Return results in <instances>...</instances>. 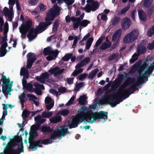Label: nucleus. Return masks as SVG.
Here are the masks:
<instances>
[{"instance_id": "obj_1", "label": "nucleus", "mask_w": 154, "mask_h": 154, "mask_svg": "<svg viewBox=\"0 0 154 154\" xmlns=\"http://www.w3.org/2000/svg\"><path fill=\"white\" fill-rule=\"evenodd\" d=\"M36 134V132H32L30 134V137H29V143L30 144L29 147L30 148L34 150H36L38 147L41 148L42 147V144L47 145L51 144L54 142V141H50V139L47 138L42 140L40 139L37 140H34L33 139V137H32V136Z\"/></svg>"}, {"instance_id": "obj_2", "label": "nucleus", "mask_w": 154, "mask_h": 154, "mask_svg": "<svg viewBox=\"0 0 154 154\" xmlns=\"http://www.w3.org/2000/svg\"><path fill=\"white\" fill-rule=\"evenodd\" d=\"M108 112H105L103 111H100L98 112H91L89 113L87 119L88 120V122L90 123H92L95 122L97 119H103V122L105 121V118H108Z\"/></svg>"}, {"instance_id": "obj_3", "label": "nucleus", "mask_w": 154, "mask_h": 154, "mask_svg": "<svg viewBox=\"0 0 154 154\" xmlns=\"http://www.w3.org/2000/svg\"><path fill=\"white\" fill-rule=\"evenodd\" d=\"M14 144V143H12L11 146H6L4 149V154H20V153L24 152V147L23 142H22L20 145L19 144L17 149L13 148L15 145Z\"/></svg>"}, {"instance_id": "obj_4", "label": "nucleus", "mask_w": 154, "mask_h": 154, "mask_svg": "<svg viewBox=\"0 0 154 154\" xmlns=\"http://www.w3.org/2000/svg\"><path fill=\"white\" fill-rule=\"evenodd\" d=\"M54 9H50L46 15V21H52L54 18L60 14V8L55 3L53 6Z\"/></svg>"}, {"instance_id": "obj_5", "label": "nucleus", "mask_w": 154, "mask_h": 154, "mask_svg": "<svg viewBox=\"0 0 154 154\" xmlns=\"http://www.w3.org/2000/svg\"><path fill=\"white\" fill-rule=\"evenodd\" d=\"M139 34L138 31L136 29L132 31L125 35L123 39V42L125 44L133 42L137 39Z\"/></svg>"}, {"instance_id": "obj_6", "label": "nucleus", "mask_w": 154, "mask_h": 154, "mask_svg": "<svg viewBox=\"0 0 154 154\" xmlns=\"http://www.w3.org/2000/svg\"><path fill=\"white\" fill-rule=\"evenodd\" d=\"M60 129L58 128L56 129L51 134L50 137L49 138L50 141L55 140L56 138L58 136H63L65 134L69 133L68 128L65 129L62 126H60Z\"/></svg>"}, {"instance_id": "obj_7", "label": "nucleus", "mask_w": 154, "mask_h": 154, "mask_svg": "<svg viewBox=\"0 0 154 154\" xmlns=\"http://www.w3.org/2000/svg\"><path fill=\"white\" fill-rule=\"evenodd\" d=\"M2 82L3 84L2 85V87L3 93L5 96H7L8 94L11 95V93L10 92L11 91L12 85L11 84H10V80L9 78L8 77Z\"/></svg>"}, {"instance_id": "obj_8", "label": "nucleus", "mask_w": 154, "mask_h": 154, "mask_svg": "<svg viewBox=\"0 0 154 154\" xmlns=\"http://www.w3.org/2000/svg\"><path fill=\"white\" fill-rule=\"evenodd\" d=\"M91 111H88V108L85 106H82L78 111V114L76 115L78 118H81L83 121L85 120V116L88 113L89 115Z\"/></svg>"}, {"instance_id": "obj_9", "label": "nucleus", "mask_w": 154, "mask_h": 154, "mask_svg": "<svg viewBox=\"0 0 154 154\" xmlns=\"http://www.w3.org/2000/svg\"><path fill=\"white\" fill-rule=\"evenodd\" d=\"M99 7V4L97 1L93 2L91 5L90 4H87L86 6L83 8L86 12L90 13L91 11H94L97 10Z\"/></svg>"}, {"instance_id": "obj_10", "label": "nucleus", "mask_w": 154, "mask_h": 154, "mask_svg": "<svg viewBox=\"0 0 154 154\" xmlns=\"http://www.w3.org/2000/svg\"><path fill=\"white\" fill-rule=\"evenodd\" d=\"M140 85L137 80V82L134 84L132 85L127 89L123 90V92L129 94V96L130 95L134 93V92L137 90V87H138Z\"/></svg>"}, {"instance_id": "obj_11", "label": "nucleus", "mask_w": 154, "mask_h": 154, "mask_svg": "<svg viewBox=\"0 0 154 154\" xmlns=\"http://www.w3.org/2000/svg\"><path fill=\"white\" fill-rule=\"evenodd\" d=\"M83 121V120L81 118H78L75 116L72 119L71 123L68 125V127L69 128L77 127L79 123H81Z\"/></svg>"}, {"instance_id": "obj_12", "label": "nucleus", "mask_w": 154, "mask_h": 154, "mask_svg": "<svg viewBox=\"0 0 154 154\" xmlns=\"http://www.w3.org/2000/svg\"><path fill=\"white\" fill-rule=\"evenodd\" d=\"M52 23L51 22H49V21L41 22L39 23V25L36 26V31L37 32H42L46 29L48 26Z\"/></svg>"}, {"instance_id": "obj_13", "label": "nucleus", "mask_w": 154, "mask_h": 154, "mask_svg": "<svg viewBox=\"0 0 154 154\" xmlns=\"http://www.w3.org/2000/svg\"><path fill=\"white\" fill-rule=\"evenodd\" d=\"M131 24L130 19L127 17H125L122 20L121 26L123 30H126L130 27Z\"/></svg>"}, {"instance_id": "obj_14", "label": "nucleus", "mask_w": 154, "mask_h": 154, "mask_svg": "<svg viewBox=\"0 0 154 154\" xmlns=\"http://www.w3.org/2000/svg\"><path fill=\"white\" fill-rule=\"evenodd\" d=\"M151 59L148 58L147 57L146 58V61L144 62L143 64L140 65L138 67L137 70L139 74V75H142L143 71L148 67L149 65V63L147 62L149 61H150Z\"/></svg>"}, {"instance_id": "obj_15", "label": "nucleus", "mask_w": 154, "mask_h": 154, "mask_svg": "<svg viewBox=\"0 0 154 154\" xmlns=\"http://www.w3.org/2000/svg\"><path fill=\"white\" fill-rule=\"evenodd\" d=\"M64 71V69H60L59 67L56 66L50 69L48 71V72L51 75L54 74V76L57 77L58 75H60Z\"/></svg>"}, {"instance_id": "obj_16", "label": "nucleus", "mask_w": 154, "mask_h": 154, "mask_svg": "<svg viewBox=\"0 0 154 154\" xmlns=\"http://www.w3.org/2000/svg\"><path fill=\"white\" fill-rule=\"evenodd\" d=\"M49 77V74L47 72L42 73L40 76H37L35 77L36 79L41 83L45 84L46 79H48Z\"/></svg>"}, {"instance_id": "obj_17", "label": "nucleus", "mask_w": 154, "mask_h": 154, "mask_svg": "<svg viewBox=\"0 0 154 154\" xmlns=\"http://www.w3.org/2000/svg\"><path fill=\"white\" fill-rule=\"evenodd\" d=\"M29 31L27 36L29 41H31L36 37L38 32H37L36 29L35 30L33 28L30 29Z\"/></svg>"}, {"instance_id": "obj_18", "label": "nucleus", "mask_w": 154, "mask_h": 154, "mask_svg": "<svg viewBox=\"0 0 154 154\" xmlns=\"http://www.w3.org/2000/svg\"><path fill=\"white\" fill-rule=\"evenodd\" d=\"M117 96V94L116 93L112 95L111 96L112 98L111 99V102L108 103L112 107H115L117 104H119L120 103V101H119V99L118 97L117 98L116 97Z\"/></svg>"}, {"instance_id": "obj_19", "label": "nucleus", "mask_w": 154, "mask_h": 154, "mask_svg": "<svg viewBox=\"0 0 154 154\" xmlns=\"http://www.w3.org/2000/svg\"><path fill=\"white\" fill-rule=\"evenodd\" d=\"M78 26L77 27V29L78 28L79 26L80 31H81V29L80 26L83 27H85L87 26L88 24L90 23V22L87 20H84L82 21L79 18H78Z\"/></svg>"}, {"instance_id": "obj_20", "label": "nucleus", "mask_w": 154, "mask_h": 154, "mask_svg": "<svg viewBox=\"0 0 154 154\" xmlns=\"http://www.w3.org/2000/svg\"><path fill=\"white\" fill-rule=\"evenodd\" d=\"M124 75L122 74L118 75V77L114 81L115 83L114 86L116 88H117L122 83V80L123 79Z\"/></svg>"}, {"instance_id": "obj_21", "label": "nucleus", "mask_w": 154, "mask_h": 154, "mask_svg": "<svg viewBox=\"0 0 154 154\" xmlns=\"http://www.w3.org/2000/svg\"><path fill=\"white\" fill-rule=\"evenodd\" d=\"M149 76L148 75H144L143 76V74L142 75H138L137 77V80L140 84V85L145 82V79L146 80V81H148V79Z\"/></svg>"}, {"instance_id": "obj_22", "label": "nucleus", "mask_w": 154, "mask_h": 154, "mask_svg": "<svg viewBox=\"0 0 154 154\" xmlns=\"http://www.w3.org/2000/svg\"><path fill=\"white\" fill-rule=\"evenodd\" d=\"M118 94L119 95L118 96V97L119 99L120 102H122L124 100L126 99L129 97V94L123 92V90L121 91V92L118 91Z\"/></svg>"}, {"instance_id": "obj_23", "label": "nucleus", "mask_w": 154, "mask_h": 154, "mask_svg": "<svg viewBox=\"0 0 154 154\" xmlns=\"http://www.w3.org/2000/svg\"><path fill=\"white\" fill-rule=\"evenodd\" d=\"M122 31L120 29L117 30L113 34L112 37V40L113 41H117L119 39L121 34Z\"/></svg>"}, {"instance_id": "obj_24", "label": "nucleus", "mask_w": 154, "mask_h": 154, "mask_svg": "<svg viewBox=\"0 0 154 154\" xmlns=\"http://www.w3.org/2000/svg\"><path fill=\"white\" fill-rule=\"evenodd\" d=\"M138 14L139 19L143 21H145L146 20V15L145 12L143 10H139L138 11Z\"/></svg>"}, {"instance_id": "obj_25", "label": "nucleus", "mask_w": 154, "mask_h": 154, "mask_svg": "<svg viewBox=\"0 0 154 154\" xmlns=\"http://www.w3.org/2000/svg\"><path fill=\"white\" fill-rule=\"evenodd\" d=\"M146 51V48L143 45H139L137 46V52L139 55L144 53Z\"/></svg>"}, {"instance_id": "obj_26", "label": "nucleus", "mask_w": 154, "mask_h": 154, "mask_svg": "<svg viewBox=\"0 0 154 154\" xmlns=\"http://www.w3.org/2000/svg\"><path fill=\"white\" fill-rule=\"evenodd\" d=\"M35 121L36 123L39 125L43 124L46 121V119H45L42 118V116L40 115H38L35 118Z\"/></svg>"}, {"instance_id": "obj_27", "label": "nucleus", "mask_w": 154, "mask_h": 154, "mask_svg": "<svg viewBox=\"0 0 154 154\" xmlns=\"http://www.w3.org/2000/svg\"><path fill=\"white\" fill-rule=\"evenodd\" d=\"M61 121V117L59 116H56L55 117H52L50 119L51 123H57Z\"/></svg>"}, {"instance_id": "obj_28", "label": "nucleus", "mask_w": 154, "mask_h": 154, "mask_svg": "<svg viewBox=\"0 0 154 154\" xmlns=\"http://www.w3.org/2000/svg\"><path fill=\"white\" fill-rule=\"evenodd\" d=\"M154 70V65H153L148 67L147 69L143 73V76L144 75H147L149 76Z\"/></svg>"}, {"instance_id": "obj_29", "label": "nucleus", "mask_w": 154, "mask_h": 154, "mask_svg": "<svg viewBox=\"0 0 154 154\" xmlns=\"http://www.w3.org/2000/svg\"><path fill=\"white\" fill-rule=\"evenodd\" d=\"M42 132L47 133L48 134L53 131V129L49 126H43L41 128Z\"/></svg>"}, {"instance_id": "obj_30", "label": "nucleus", "mask_w": 154, "mask_h": 154, "mask_svg": "<svg viewBox=\"0 0 154 154\" xmlns=\"http://www.w3.org/2000/svg\"><path fill=\"white\" fill-rule=\"evenodd\" d=\"M32 25V21L31 20H28L25 25L23 26L22 28L29 31Z\"/></svg>"}, {"instance_id": "obj_31", "label": "nucleus", "mask_w": 154, "mask_h": 154, "mask_svg": "<svg viewBox=\"0 0 154 154\" xmlns=\"http://www.w3.org/2000/svg\"><path fill=\"white\" fill-rule=\"evenodd\" d=\"M59 26V23H58V20H56L53 24V27L52 28V33H54L55 34L57 30L58 27Z\"/></svg>"}, {"instance_id": "obj_32", "label": "nucleus", "mask_w": 154, "mask_h": 154, "mask_svg": "<svg viewBox=\"0 0 154 154\" xmlns=\"http://www.w3.org/2000/svg\"><path fill=\"white\" fill-rule=\"evenodd\" d=\"M30 113V111L26 109L24 110L22 115L23 119L24 121H26Z\"/></svg>"}, {"instance_id": "obj_33", "label": "nucleus", "mask_w": 154, "mask_h": 154, "mask_svg": "<svg viewBox=\"0 0 154 154\" xmlns=\"http://www.w3.org/2000/svg\"><path fill=\"white\" fill-rule=\"evenodd\" d=\"M126 77L127 78V79L125 82H126L128 84H130V85L135 82L136 79L135 78H131L128 75H126Z\"/></svg>"}, {"instance_id": "obj_34", "label": "nucleus", "mask_w": 154, "mask_h": 154, "mask_svg": "<svg viewBox=\"0 0 154 154\" xmlns=\"http://www.w3.org/2000/svg\"><path fill=\"white\" fill-rule=\"evenodd\" d=\"M76 18L75 17L72 16L71 17L70 21L73 22V26L74 30H76L77 29V27L78 26V18Z\"/></svg>"}, {"instance_id": "obj_35", "label": "nucleus", "mask_w": 154, "mask_h": 154, "mask_svg": "<svg viewBox=\"0 0 154 154\" xmlns=\"http://www.w3.org/2000/svg\"><path fill=\"white\" fill-rule=\"evenodd\" d=\"M87 98L85 95L81 96L78 99L79 103L81 105H84L85 104V101Z\"/></svg>"}, {"instance_id": "obj_36", "label": "nucleus", "mask_w": 154, "mask_h": 154, "mask_svg": "<svg viewBox=\"0 0 154 154\" xmlns=\"http://www.w3.org/2000/svg\"><path fill=\"white\" fill-rule=\"evenodd\" d=\"M27 60H28L29 59L30 60L32 61L35 60V61L36 60L35 55L34 54L31 52L28 53L27 55Z\"/></svg>"}, {"instance_id": "obj_37", "label": "nucleus", "mask_w": 154, "mask_h": 154, "mask_svg": "<svg viewBox=\"0 0 154 154\" xmlns=\"http://www.w3.org/2000/svg\"><path fill=\"white\" fill-rule=\"evenodd\" d=\"M94 40L93 38L91 37L89 38L86 42L85 48L87 50H88L91 46L92 43Z\"/></svg>"}, {"instance_id": "obj_38", "label": "nucleus", "mask_w": 154, "mask_h": 154, "mask_svg": "<svg viewBox=\"0 0 154 154\" xmlns=\"http://www.w3.org/2000/svg\"><path fill=\"white\" fill-rule=\"evenodd\" d=\"M34 86L35 87V90H40V89H42L43 90L45 89V87L43 85H40L39 83L36 82L34 83Z\"/></svg>"}, {"instance_id": "obj_39", "label": "nucleus", "mask_w": 154, "mask_h": 154, "mask_svg": "<svg viewBox=\"0 0 154 154\" xmlns=\"http://www.w3.org/2000/svg\"><path fill=\"white\" fill-rule=\"evenodd\" d=\"M110 46L111 45L110 44L107 43L106 42H104L100 45L99 49L101 50H104L107 48H109Z\"/></svg>"}, {"instance_id": "obj_40", "label": "nucleus", "mask_w": 154, "mask_h": 154, "mask_svg": "<svg viewBox=\"0 0 154 154\" xmlns=\"http://www.w3.org/2000/svg\"><path fill=\"white\" fill-rule=\"evenodd\" d=\"M69 112V111L67 109H64L60 110L58 112L59 114L63 116H67Z\"/></svg>"}, {"instance_id": "obj_41", "label": "nucleus", "mask_w": 154, "mask_h": 154, "mask_svg": "<svg viewBox=\"0 0 154 154\" xmlns=\"http://www.w3.org/2000/svg\"><path fill=\"white\" fill-rule=\"evenodd\" d=\"M51 48L50 47L44 48L43 54L44 56L50 55L52 51Z\"/></svg>"}, {"instance_id": "obj_42", "label": "nucleus", "mask_w": 154, "mask_h": 154, "mask_svg": "<svg viewBox=\"0 0 154 154\" xmlns=\"http://www.w3.org/2000/svg\"><path fill=\"white\" fill-rule=\"evenodd\" d=\"M29 31L23 28L21 29L20 28V32L21 34V37L23 39H25L26 38V35Z\"/></svg>"}, {"instance_id": "obj_43", "label": "nucleus", "mask_w": 154, "mask_h": 154, "mask_svg": "<svg viewBox=\"0 0 154 154\" xmlns=\"http://www.w3.org/2000/svg\"><path fill=\"white\" fill-rule=\"evenodd\" d=\"M53 115L52 112L49 111L47 112L45 111L42 112V116L44 118H48L51 117Z\"/></svg>"}, {"instance_id": "obj_44", "label": "nucleus", "mask_w": 154, "mask_h": 154, "mask_svg": "<svg viewBox=\"0 0 154 154\" xmlns=\"http://www.w3.org/2000/svg\"><path fill=\"white\" fill-rule=\"evenodd\" d=\"M72 55V53L66 54L62 58V60L64 61H68L70 59Z\"/></svg>"}, {"instance_id": "obj_45", "label": "nucleus", "mask_w": 154, "mask_h": 154, "mask_svg": "<svg viewBox=\"0 0 154 154\" xmlns=\"http://www.w3.org/2000/svg\"><path fill=\"white\" fill-rule=\"evenodd\" d=\"M120 19L118 17H115L114 19L111 20L112 25L114 26L119 22Z\"/></svg>"}, {"instance_id": "obj_46", "label": "nucleus", "mask_w": 154, "mask_h": 154, "mask_svg": "<svg viewBox=\"0 0 154 154\" xmlns=\"http://www.w3.org/2000/svg\"><path fill=\"white\" fill-rule=\"evenodd\" d=\"M24 88L29 92L33 91V86L30 83L27 84Z\"/></svg>"}, {"instance_id": "obj_47", "label": "nucleus", "mask_w": 154, "mask_h": 154, "mask_svg": "<svg viewBox=\"0 0 154 154\" xmlns=\"http://www.w3.org/2000/svg\"><path fill=\"white\" fill-rule=\"evenodd\" d=\"M152 2V0H145L143 5L144 7L148 8L150 6Z\"/></svg>"}, {"instance_id": "obj_48", "label": "nucleus", "mask_w": 154, "mask_h": 154, "mask_svg": "<svg viewBox=\"0 0 154 154\" xmlns=\"http://www.w3.org/2000/svg\"><path fill=\"white\" fill-rule=\"evenodd\" d=\"M19 99L20 100V103L25 102V100H26V97L25 94L24 93H22L21 95L19 97Z\"/></svg>"}, {"instance_id": "obj_49", "label": "nucleus", "mask_w": 154, "mask_h": 154, "mask_svg": "<svg viewBox=\"0 0 154 154\" xmlns=\"http://www.w3.org/2000/svg\"><path fill=\"white\" fill-rule=\"evenodd\" d=\"M84 85V83L82 82L77 84L75 87L74 90L75 91H79V89L83 87Z\"/></svg>"}, {"instance_id": "obj_50", "label": "nucleus", "mask_w": 154, "mask_h": 154, "mask_svg": "<svg viewBox=\"0 0 154 154\" xmlns=\"http://www.w3.org/2000/svg\"><path fill=\"white\" fill-rule=\"evenodd\" d=\"M90 61V58L87 57L84 58L80 62L82 63L83 65L84 66L86 64H87Z\"/></svg>"}, {"instance_id": "obj_51", "label": "nucleus", "mask_w": 154, "mask_h": 154, "mask_svg": "<svg viewBox=\"0 0 154 154\" xmlns=\"http://www.w3.org/2000/svg\"><path fill=\"white\" fill-rule=\"evenodd\" d=\"M59 53V51L57 49H56L54 51L52 50L50 54H51L54 58L56 59Z\"/></svg>"}, {"instance_id": "obj_52", "label": "nucleus", "mask_w": 154, "mask_h": 154, "mask_svg": "<svg viewBox=\"0 0 154 154\" xmlns=\"http://www.w3.org/2000/svg\"><path fill=\"white\" fill-rule=\"evenodd\" d=\"M130 7V5H128L126 6L121 10L120 13L119 14H122L126 13L129 9Z\"/></svg>"}, {"instance_id": "obj_53", "label": "nucleus", "mask_w": 154, "mask_h": 154, "mask_svg": "<svg viewBox=\"0 0 154 154\" xmlns=\"http://www.w3.org/2000/svg\"><path fill=\"white\" fill-rule=\"evenodd\" d=\"M41 12V11H40L39 8L38 6L35 9L32 11V14L33 15H37Z\"/></svg>"}, {"instance_id": "obj_54", "label": "nucleus", "mask_w": 154, "mask_h": 154, "mask_svg": "<svg viewBox=\"0 0 154 154\" xmlns=\"http://www.w3.org/2000/svg\"><path fill=\"white\" fill-rule=\"evenodd\" d=\"M35 62V60H33V61H31L30 59H29L28 60H27V66L26 67L27 68L30 69V68L33 64V63Z\"/></svg>"}, {"instance_id": "obj_55", "label": "nucleus", "mask_w": 154, "mask_h": 154, "mask_svg": "<svg viewBox=\"0 0 154 154\" xmlns=\"http://www.w3.org/2000/svg\"><path fill=\"white\" fill-rule=\"evenodd\" d=\"M130 84H128L126 82H124L123 84L121 85L119 87V90L120 91H122V90L123 89L125 88L126 87L129 86Z\"/></svg>"}, {"instance_id": "obj_56", "label": "nucleus", "mask_w": 154, "mask_h": 154, "mask_svg": "<svg viewBox=\"0 0 154 154\" xmlns=\"http://www.w3.org/2000/svg\"><path fill=\"white\" fill-rule=\"evenodd\" d=\"M130 84H128L126 82H124L123 84L121 85L119 87V90L120 91H122V90L123 89L125 88L126 87L129 86Z\"/></svg>"}, {"instance_id": "obj_57", "label": "nucleus", "mask_w": 154, "mask_h": 154, "mask_svg": "<svg viewBox=\"0 0 154 154\" xmlns=\"http://www.w3.org/2000/svg\"><path fill=\"white\" fill-rule=\"evenodd\" d=\"M38 6L39 8L40 11L41 12L44 11L46 9V7L42 3H40Z\"/></svg>"}, {"instance_id": "obj_58", "label": "nucleus", "mask_w": 154, "mask_h": 154, "mask_svg": "<svg viewBox=\"0 0 154 154\" xmlns=\"http://www.w3.org/2000/svg\"><path fill=\"white\" fill-rule=\"evenodd\" d=\"M3 10L4 14L5 16H7L11 14V13H12V12H10L9 9L6 7H4Z\"/></svg>"}, {"instance_id": "obj_59", "label": "nucleus", "mask_w": 154, "mask_h": 154, "mask_svg": "<svg viewBox=\"0 0 154 154\" xmlns=\"http://www.w3.org/2000/svg\"><path fill=\"white\" fill-rule=\"evenodd\" d=\"M75 97V96H72L69 100L68 102L66 104V106H69L72 104L74 101Z\"/></svg>"}, {"instance_id": "obj_60", "label": "nucleus", "mask_w": 154, "mask_h": 154, "mask_svg": "<svg viewBox=\"0 0 154 154\" xmlns=\"http://www.w3.org/2000/svg\"><path fill=\"white\" fill-rule=\"evenodd\" d=\"M103 41V38H100L97 41L94 46V47H98L102 42Z\"/></svg>"}, {"instance_id": "obj_61", "label": "nucleus", "mask_w": 154, "mask_h": 154, "mask_svg": "<svg viewBox=\"0 0 154 154\" xmlns=\"http://www.w3.org/2000/svg\"><path fill=\"white\" fill-rule=\"evenodd\" d=\"M147 48L150 50L154 48V40H153L151 43H149L148 44Z\"/></svg>"}, {"instance_id": "obj_62", "label": "nucleus", "mask_w": 154, "mask_h": 154, "mask_svg": "<svg viewBox=\"0 0 154 154\" xmlns=\"http://www.w3.org/2000/svg\"><path fill=\"white\" fill-rule=\"evenodd\" d=\"M154 33V29L152 27L149 29L147 31V35L149 36H152Z\"/></svg>"}, {"instance_id": "obj_63", "label": "nucleus", "mask_w": 154, "mask_h": 154, "mask_svg": "<svg viewBox=\"0 0 154 154\" xmlns=\"http://www.w3.org/2000/svg\"><path fill=\"white\" fill-rule=\"evenodd\" d=\"M27 97H28L29 98V100H33L34 99H36L37 97L35 95L32 94H27Z\"/></svg>"}, {"instance_id": "obj_64", "label": "nucleus", "mask_w": 154, "mask_h": 154, "mask_svg": "<svg viewBox=\"0 0 154 154\" xmlns=\"http://www.w3.org/2000/svg\"><path fill=\"white\" fill-rule=\"evenodd\" d=\"M52 100L51 97H48L45 98V102L46 104H49L50 103Z\"/></svg>"}]
</instances>
